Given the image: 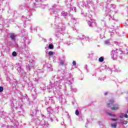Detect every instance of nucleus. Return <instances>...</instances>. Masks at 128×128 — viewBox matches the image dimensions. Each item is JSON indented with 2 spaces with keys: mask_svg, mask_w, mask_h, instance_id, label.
<instances>
[{
  "mask_svg": "<svg viewBox=\"0 0 128 128\" xmlns=\"http://www.w3.org/2000/svg\"><path fill=\"white\" fill-rule=\"evenodd\" d=\"M120 118H124V114L123 113H122L120 116Z\"/></svg>",
  "mask_w": 128,
  "mask_h": 128,
  "instance_id": "423d86ee",
  "label": "nucleus"
},
{
  "mask_svg": "<svg viewBox=\"0 0 128 128\" xmlns=\"http://www.w3.org/2000/svg\"><path fill=\"white\" fill-rule=\"evenodd\" d=\"M112 120L113 122H116V119L112 118Z\"/></svg>",
  "mask_w": 128,
  "mask_h": 128,
  "instance_id": "2eb2a0df",
  "label": "nucleus"
},
{
  "mask_svg": "<svg viewBox=\"0 0 128 128\" xmlns=\"http://www.w3.org/2000/svg\"><path fill=\"white\" fill-rule=\"evenodd\" d=\"M72 64L73 66H76V62L74 60L72 62Z\"/></svg>",
  "mask_w": 128,
  "mask_h": 128,
  "instance_id": "f8f14e48",
  "label": "nucleus"
},
{
  "mask_svg": "<svg viewBox=\"0 0 128 128\" xmlns=\"http://www.w3.org/2000/svg\"><path fill=\"white\" fill-rule=\"evenodd\" d=\"M114 99H110L108 100V103L107 104V108H110L111 107V110H118V105L116 104H114Z\"/></svg>",
  "mask_w": 128,
  "mask_h": 128,
  "instance_id": "f257e3e1",
  "label": "nucleus"
},
{
  "mask_svg": "<svg viewBox=\"0 0 128 128\" xmlns=\"http://www.w3.org/2000/svg\"><path fill=\"white\" fill-rule=\"evenodd\" d=\"M12 55L13 56H16V52H13L12 53Z\"/></svg>",
  "mask_w": 128,
  "mask_h": 128,
  "instance_id": "0eeeda50",
  "label": "nucleus"
},
{
  "mask_svg": "<svg viewBox=\"0 0 128 128\" xmlns=\"http://www.w3.org/2000/svg\"><path fill=\"white\" fill-rule=\"evenodd\" d=\"M10 38L12 40H15L16 39V35L12 33L10 34Z\"/></svg>",
  "mask_w": 128,
  "mask_h": 128,
  "instance_id": "f03ea898",
  "label": "nucleus"
},
{
  "mask_svg": "<svg viewBox=\"0 0 128 128\" xmlns=\"http://www.w3.org/2000/svg\"><path fill=\"white\" fill-rule=\"evenodd\" d=\"M104 57H100L99 58V62H104Z\"/></svg>",
  "mask_w": 128,
  "mask_h": 128,
  "instance_id": "7ed1b4c3",
  "label": "nucleus"
},
{
  "mask_svg": "<svg viewBox=\"0 0 128 128\" xmlns=\"http://www.w3.org/2000/svg\"><path fill=\"white\" fill-rule=\"evenodd\" d=\"M4 92V87L0 86V92Z\"/></svg>",
  "mask_w": 128,
  "mask_h": 128,
  "instance_id": "6e6552de",
  "label": "nucleus"
},
{
  "mask_svg": "<svg viewBox=\"0 0 128 128\" xmlns=\"http://www.w3.org/2000/svg\"><path fill=\"white\" fill-rule=\"evenodd\" d=\"M48 48L50 50H53L54 45L50 44H49Z\"/></svg>",
  "mask_w": 128,
  "mask_h": 128,
  "instance_id": "39448f33",
  "label": "nucleus"
},
{
  "mask_svg": "<svg viewBox=\"0 0 128 128\" xmlns=\"http://www.w3.org/2000/svg\"><path fill=\"white\" fill-rule=\"evenodd\" d=\"M48 54L49 56H52V54H54V52L52 51H50L48 52Z\"/></svg>",
  "mask_w": 128,
  "mask_h": 128,
  "instance_id": "9d476101",
  "label": "nucleus"
},
{
  "mask_svg": "<svg viewBox=\"0 0 128 128\" xmlns=\"http://www.w3.org/2000/svg\"><path fill=\"white\" fill-rule=\"evenodd\" d=\"M124 124H128V121H124L123 122Z\"/></svg>",
  "mask_w": 128,
  "mask_h": 128,
  "instance_id": "4468645a",
  "label": "nucleus"
},
{
  "mask_svg": "<svg viewBox=\"0 0 128 128\" xmlns=\"http://www.w3.org/2000/svg\"><path fill=\"white\" fill-rule=\"evenodd\" d=\"M75 114L76 116H78V114H80V112H78V110H76Z\"/></svg>",
  "mask_w": 128,
  "mask_h": 128,
  "instance_id": "1a4fd4ad",
  "label": "nucleus"
},
{
  "mask_svg": "<svg viewBox=\"0 0 128 128\" xmlns=\"http://www.w3.org/2000/svg\"><path fill=\"white\" fill-rule=\"evenodd\" d=\"M108 41H106V42H105V43H106V44H108Z\"/></svg>",
  "mask_w": 128,
  "mask_h": 128,
  "instance_id": "dca6fc26",
  "label": "nucleus"
},
{
  "mask_svg": "<svg viewBox=\"0 0 128 128\" xmlns=\"http://www.w3.org/2000/svg\"><path fill=\"white\" fill-rule=\"evenodd\" d=\"M111 126L112 128H116V123H114V124H111Z\"/></svg>",
  "mask_w": 128,
  "mask_h": 128,
  "instance_id": "20e7f679",
  "label": "nucleus"
},
{
  "mask_svg": "<svg viewBox=\"0 0 128 128\" xmlns=\"http://www.w3.org/2000/svg\"><path fill=\"white\" fill-rule=\"evenodd\" d=\"M124 117L126 118H128V114H124Z\"/></svg>",
  "mask_w": 128,
  "mask_h": 128,
  "instance_id": "ddd939ff",
  "label": "nucleus"
},
{
  "mask_svg": "<svg viewBox=\"0 0 128 128\" xmlns=\"http://www.w3.org/2000/svg\"><path fill=\"white\" fill-rule=\"evenodd\" d=\"M64 64V61H61L60 62V65L62 66Z\"/></svg>",
  "mask_w": 128,
  "mask_h": 128,
  "instance_id": "9b49d317",
  "label": "nucleus"
}]
</instances>
